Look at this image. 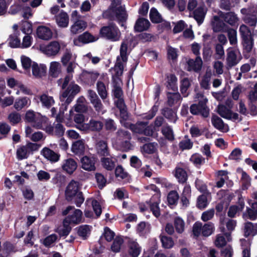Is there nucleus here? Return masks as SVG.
I'll return each instance as SVG.
<instances>
[{"label": "nucleus", "mask_w": 257, "mask_h": 257, "mask_svg": "<svg viewBox=\"0 0 257 257\" xmlns=\"http://www.w3.org/2000/svg\"><path fill=\"white\" fill-rule=\"evenodd\" d=\"M31 101L27 97H22L16 99L14 103V107L16 109L20 110L25 106L30 104Z\"/></svg>", "instance_id": "37"}, {"label": "nucleus", "mask_w": 257, "mask_h": 257, "mask_svg": "<svg viewBox=\"0 0 257 257\" xmlns=\"http://www.w3.org/2000/svg\"><path fill=\"white\" fill-rule=\"evenodd\" d=\"M127 50V44L125 42H122L120 48V55L117 56V58H119V59H121L122 61L126 62L127 60L126 53Z\"/></svg>", "instance_id": "55"}, {"label": "nucleus", "mask_w": 257, "mask_h": 257, "mask_svg": "<svg viewBox=\"0 0 257 257\" xmlns=\"http://www.w3.org/2000/svg\"><path fill=\"white\" fill-rule=\"evenodd\" d=\"M212 76V72L210 70H207L205 74L201 80V86L205 89H208L209 87L210 81Z\"/></svg>", "instance_id": "46"}, {"label": "nucleus", "mask_w": 257, "mask_h": 257, "mask_svg": "<svg viewBox=\"0 0 257 257\" xmlns=\"http://www.w3.org/2000/svg\"><path fill=\"white\" fill-rule=\"evenodd\" d=\"M37 115L33 126L37 129L43 130L48 134H53V127L49 123L48 118L41 115L40 113H38Z\"/></svg>", "instance_id": "9"}, {"label": "nucleus", "mask_w": 257, "mask_h": 257, "mask_svg": "<svg viewBox=\"0 0 257 257\" xmlns=\"http://www.w3.org/2000/svg\"><path fill=\"white\" fill-rule=\"evenodd\" d=\"M244 206V203L243 199H241L240 197H239L238 205L232 206L229 208V211L228 212V216L231 217H234L237 212L242 210Z\"/></svg>", "instance_id": "38"}, {"label": "nucleus", "mask_w": 257, "mask_h": 257, "mask_svg": "<svg viewBox=\"0 0 257 257\" xmlns=\"http://www.w3.org/2000/svg\"><path fill=\"white\" fill-rule=\"evenodd\" d=\"M212 26L214 32H223L227 30L225 23L218 16H214L212 21Z\"/></svg>", "instance_id": "28"}, {"label": "nucleus", "mask_w": 257, "mask_h": 257, "mask_svg": "<svg viewBox=\"0 0 257 257\" xmlns=\"http://www.w3.org/2000/svg\"><path fill=\"white\" fill-rule=\"evenodd\" d=\"M202 65V61L199 56H197L195 60L190 59L187 62V70L199 71Z\"/></svg>", "instance_id": "26"}, {"label": "nucleus", "mask_w": 257, "mask_h": 257, "mask_svg": "<svg viewBox=\"0 0 257 257\" xmlns=\"http://www.w3.org/2000/svg\"><path fill=\"white\" fill-rule=\"evenodd\" d=\"M91 227L87 225L80 226L78 228V234L83 239H86L90 235Z\"/></svg>", "instance_id": "40"}, {"label": "nucleus", "mask_w": 257, "mask_h": 257, "mask_svg": "<svg viewBox=\"0 0 257 257\" xmlns=\"http://www.w3.org/2000/svg\"><path fill=\"white\" fill-rule=\"evenodd\" d=\"M56 22L57 25L62 28L67 27L69 24V17L67 14L65 12H61L56 17Z\"/></svg>", "instance_id": "33"}, {"label": "nucleus", "mask_w": 257, "mask_h": 257, "mask_svg": "<svg viewBox=\"0 0 257 257\" xmlns=\"http://www.w3.org/2000/svg\"><path fill=\"white\" fill-rule=\"evenodd\" d=\"M131 139V134L125 130H119L117 132L116 144L124 151L132 149L133 145L130 143Z\"/></svg>", "instance_id": "6"}, {"label": "nucleus", "mask_w": 257, "mask_h": 257, "mask_svg": "<svg viewBox=\"0 0 257 257\" xmlns=\"http://www.w3.org/2000/svg\"><path fill=\"white\" fill-rule=\"evenodd\" d=\"M99 35L101 37L112 42L119 41L121 37L119 29L113 24L102 27L100 29Z\"/></svg>", "instance_id": "1"}, {"label": "nucleus", "mask_w": 257, "mask_h": 257, "mask_svg": "<svg viewBox=\"0 0 257 257\" xmlns=\"http://www.w3.org/2000/svg\"><path fill=\"white\" fill-rule=\"evenodd\" d=\"M190 160L197 167L200 166L205 163V159L199 154H193L191 157Z\"/></svg>", "instance_id": "57"}, {"label": "nucleus", "mask_w": 257, "mask_h": 257, "mask_svg": "<svg viewBox=\"0 0 257 257\" xmlns=\"http://www.w3.org/2000/svg\"><path fill=\"white\" fill-rule=\"evenodd\" d=\"M72 153L76 155L80 156L83 155L85 150V145L83 140H79L74 142L71 148Z\"/></svg>", "instance_id": "22"}, {"label": "nucleus", "mask_w": 257, "mask_h": 257, "mask_svg": "<svg viewBox=\"0 0 257 257\" xmlns=\"http://www.w3.org/2000/svg\"><path fill=\"white\" fill-rule=\"evenodd\" d=\"M128 253L132 257H138L141 251V247L135 240L130 239L128 243Z\"/></svg>", "instance_id": "27"}, {"label": "nucleus", "mask_w": 257, "mask_h": 257, "mask_svg": "<svg viewBox=\"0 0 257 257\" xmlns=\"http://www.w3.org/2000/svg\"><path fill=\"white\" fill-rule=\"evenodd\" d=\"M248 216V218L254 220L257 218V203H253L251 206V208H247L246 215L244 216Z\"/></svg>", "instance_id": "41"}, {"label": "nucleus", "mask_w": 257, "mask_h": 257, "mask_svg": "<svg viewBox=\"0 0 257 257\" xmlns=\"http://www.w3.org/2000/svg\"><path fill=\"white\" fill-rule=\"evenodd\" d=\"M211 122L213 125L217 130L226 132L228 131V127L225 124L219 116L214 115L211 117Z\"/></svg>", "instance_id": "25"}, {"label": "nucleus", "mask_w": 257, "mask_h": 257, "mask_svg": "<svg viewBox=\"0 0 257 257\" xmlns=\"http://www.w3.org/2000/svg\"><path fill=\"white\" fill-rule=\"evenodd\" d=\"M32 69L33 75L37 77L44 75L46 71V67L44 65H38L35 63L32 64Z\"/></svg>", "instance_id": "35"}, {"label": "nucleus", "mask_w": 257, "mask_h": 257, "mask_svg": "<svg viewBox=\"0 0 257 257\" xmlns=\"http://www.w3.org/2000/svg\"><path fill=\"white\" fill-rule=\"evenodd\" d=\"M240 241L243 249V257H250V241L244 239H241Z\"/></svg>", "instance_id": "56"}, {"label": "nucleus", "mask_w": 257, "mask_h": 257, "mask_svg": "<svg viewBox=\"0 0 257 257\" xmlns=\"http://www.w3.org/2000/svg\"><path fill=\"white\" fill-rule=\"evenodd\" d=\"M41 153L45 158L52 163L57 162L60 159V155L48 148H44Z\"/></svg>", "instance_id": "18"}, {"label": "nucleus", "mask_w": 257, "mask_h": 257, "mask_svg": "<svg viewBox=\"0 0 257 257\" xmlns=\"http://www.w3.org/2000/svg\"><path fill=\"white\" fill-rule=\"evenodd\" d=\"M214 230V225L211 223H208L202 225V234L204 236L210 235Z\"/></svg>", "instance_id": "63"}, {"label": "nucleus", "mask_w": 257, "mask_h": 257, "mask_svg": "<svg viewBox=\"0 0 257 257\" xmlns=\"http://www.w3.org/2000/svg\"><path fill=\"white\" fill-rule=\"evenodd\" d=\"M101 163L103 167L107 170H112L115 166L114 161L112 158H103Z\"/></svg>", "instance_id": "59"}, {"label": "nucleus", "mask_w": 257, "mask_h": 257, "mask_svg": "<svg viewBox=\"0 0 257 257\" xmlns=\"http://www.w3.org/2000/svg\"><path fill=\"white\" fill-rule=\"evenodd\" d=\"M96 149L97 153L101 156H107L109 155L107 143L105 141H98L96 145Z\"/></svg>", "instance_id": "29"}, {"label": "nucleus", "mask_w": 257, "mask_h": 257, "mask_svg": "<svg viewBox=\"0 0 257 257\" xmlns=\"http://www.w3.org/2000/svg\"><path fill=\"white\" fill-rule=\"evenodd\" d=\"M159 195L153 196L150 202H147V204L149 206V208L156 217L160 215V208L159 207Z\"/></svg>", "instance_id": "19"}, {"label": "nucleus", "mask_w": 257, "mask_h": 257, "mask_svg": "<svg viewBox=\"0 0 257 257\" xmlns=\"http://www.w3.org/2000/svg\"><path fill=\"white\" fill-rule=\"evenodd\" d=\"M65 219V223L69 224H76L81 222L82 212L80 209H76L72 206H68L63 211V214L66 215L69 214Z\"/></svg>", "instance_id": "3"}, {"label": "nucleus", "mask_w": 257, "mask_h": 257, "mask_svg": "<svg viewBox=\"0 0 257 257\" xmlns=\"http://www.w3.org/2000/svg\"><path fill=\"white\" fill-rule=\"evenodd\" d=\"M206 14V9L204 6H199L194 11V18L199 25L202 24Z\"/></svg>", "instance_id": "32"}, {"label": "nucleus", "mask_w": 257, "mask_h": 257, "mask_svg": "<svg viewBox=\"0 0 257 257\" xmlns=\"http://www.w3.org/2000/svg\"><path fill=\"white\" fill-rule=\"evenodd\" d=\"M110 11L112 16L115 17L121 26H123V22L126 19V15L124 9L120 6V1L114 0L111 4Z\"/></svg>", "instance_id": "4"}, {"label": "nucleus", "mask_w": 257, "mask_h": 257, "mask_svg": "<svg viewBox=\"0 0 257 257\" xmlns=\"http://www.w3.org/2000/svg\"><path fill=\"white\" fill-rule=\"evenodd\" d=\"M190 86V81L187 78H184L181 81L180 91L184 97L188 95V89Z\"/></svg>", "instance_id": "44"}, {"label": "nucleus", "mask_w": 257, "mask_h": 257, "mask_svg": "<svg viewBox=\"0 0 257 257\" xmlns=\"http://www.w3.org/2000/svg\"><path fill=\"white\" fill-rule=\"evenodd\" d=\"M68 223H65L63 221V225L59 227L57 229V232L60 236H66L68 235L71 230V227Z\"/></svg>", "instance_id": "43"}, {"label": "nucleus", "mask_w": 257, "mask_h": 257, "mask_svg": "<svg viewBox=\"0 0 257 257\" xmlns=\"http://www.w3.org/2000/svg\"><path fill=\"white\" fill-rule=\"evenodd\" d=\"M174 225L176 231L179 233H182L184 230L185 222L182 218L177 216L174 220Z\"/></svg>", "instance_id": "47"}, {"label": "nucleus", "mask_w": 257, "mask_h": 257, "mask_svg": "<svg viewBox=\"0 0 257 257\" xmlns=\"http://www.w3.org/2000/svg\"><path fill=\"white\" fill-rule=\"evenodd\" d=\"M77 168V162L72 158H68L63 160L62 168L64 171L69 174H72Z\"/></svg>", "instance_id": "17"}, {"label": "nucleus", "mask_w": 257, "mask_h": 257, "mask_svg": "<svg viewBox=\"0 0 257 257\" xmlns=\"http://www.w3.org/2000/svg\"><path fill=\"white\" fill-rule=\"evenodd\" d=\"M224 19L226 23L231 26L235 25L238 21L236 15L232 12L226 13L224 16Z\"/></svg>", "instance_id": "49"}, {"label": "nucleus", "mask_w": 257, "mask_h": 257, "mask_svg": "<svg viewBox=\"0 0 257 257\" xmlns=\"http://www.w3.org/2000/svg\"><path fill=\"white\" fill-rule=\"evenodd\" d=\"M87 23L82 20H77L73 22L70 27V32L73 34H76L83 31L87 27Z\"/></svg>", "instance_id": "21"}, {"label": "nucleus", "mask_w": 257, "mask_h": 257, "mask_svg": "<svg viewBox=\"0 0 257 257\" xmlns=\"http://www.w3.org/2000/svg\"><path fill=\"white\" fill-rule=\"evenodd\" d=\"M199 100L198 105L194 104L190 106V112L193 114H201L203 117H206L209 115V109L206 105L207 99L201 94H197Z\"/></svg>", "instance_id": "2"}, {"label": "nucleus", "mask_w": 257, "mask_h": 257, "mask_svg": "<svg viewBox=\"0 0 257 257\" xmlns=\"http://www.w3.org/2000/svg\"><path fill=\"white\" fill-rule=\"evenodd\" d=\"M240 12L244 16H257V6L252 5L247 9L243 8Z\"/></svg>", "instance_id": "51"}, {"label": "nucleus", "mask_w": 257, "mask_h": 257, "mask_svg": "<svg viewBox=\"0 0 257 257\" xmlns=\"http://www.w3.org/2000/svg\"><path fill=\"white\" fill-rule=\"evenodd\" d=\"M60 122H61L57 121V123H54V126H52L53 127V134H51V135L54 134L55 135L59 137H61L63 135L65 128Z\"/></svg>", "instance_id": "64"}, {"label": "nucleus", "mask_w": 257, "mask_h": 257, "mask_svg": "<svg viewBox=\"0 0 257 257\" xmlns=\"http://www.w3.org/2000/svg\"><path fill=\"white\" fill-rule=\"evenodd\" d=\"M103 125L101 121L91 119L88 123L77 126V128L82 131L98 132L102 128Z\"/></svg>", "instance_id": "11"}, {"label": "nucleus", "mask_w": 257, "mask_h": 257, "mask_svg": "<svg viewBox=\"0 0 257 257\" xmlns=\"http://www.w3.org/2000/svg\"><path fill=\"white\" fill-rule=\"evenodd\" d=\"M26 137L29 138L33 142H39L45 139L43 133L37 132L33 133V129L30 126H27L25 129Z\"/></svg>", "instance_id": "20"}, {"label": "nucleus", "mask_w": 257, "mask_h": 257, "mask_svg": "<svg viewBox=\"0 0 257 257\" xmlns=\"http://www.w3.org/2000/svg\"><path fill=\"white\" fill-rule=\"evenodd\" d=\"M79 183L76 181H71L67 187L65 194L67 200H71L73 197L79 193Z\"/></svg>", "instance_id": "16"}, {"label": "nucleus", "mask_w": 257, "mask_h": 257, "mask_svg": "<svg viewBox=\"0 0 257 257\" xmlns=\"http://www.w3.org/2000/svg\"><path fill=\"white\" fill-rule=\"evenodd\" d=\"M123 243V240L121 237H116L111 246V250L114 252H119Z\"/></svg>", "instance_id": "50"}, {"label": "nucleus", "mask_w": 257, "mask_h": 257, "mask_svg": "<svg viewBox=\"0 0 257 257\" xmlns=\"http://www.w3.org/2000/svg\"><path fill=\"white\" fill-rule=\"evenodd\" d=\"M156 150V146L153 143L146 144L141 148V152L144 154H153Z\"/></svg>", "instance_id": "58"}, {"label": "nucleus", "mask_w": 257, "mask_h": 257, "mask_svg": "<svg viewBox=\"0 0 257 257\" xmlns=\"http://www.w3.org/2000/svg\"><path fill=\"white\" fill-rule=\"evenodd\" d=\"M150 18L151 21L154 23H159L162 22L161 25L164 29H170V25L168 22H163V19L161 15L155 8H152L150 13Z\"/></svg>", "instance_id": "13"}, {"label": "nucleus", "mask_w": 257, "mask_h": 257, "mask_svg": "<svg viewBox=\"0 0 257 257\" xmlns=\"http://www.w3.org/2000/svg\"><path fill=\"white\" fill-rule=\"evenodd\" d=\"M60 49V45L57 41H52L47 45L43 44L40 46L41 52L48 56L56 55Z\"/></svg>", "instance_id": "10"}, {"label": "nucleus", "mask_w": 257, "mask_h": 257, "mask_svg": "<svg viewBox=\"0 0 257 257\" xmlns=\"http://www.w3.org/2000/svg\"><path fill=\"white\" fill-rule=\"evenodd\" d=\"M61 72V65L58 62L53 61L50 64L49 74L53 77H57Z\"/></svg>", "instance_id": "34"}, {"label": "nucleus", "mask_w": 257, "mask_h": 257, "mask_svg": "<svg viewBox=\"0 0 257 257\" xmlns=\"http://www.w3.org/2000/svg\"><path fill=\"white\" fill-rule=\"evenodd\" d=\"M97 90L102 99L104 100L107 98V92L105 85L103 82L99 81L97 82Z\"/></svg>", "instance_id": "48"}, {"label": "nucleus", "mask_w": 257, "mask_h": 257, "mask_svg": "<svg viewBox=\"0 0 257 257\" xmlns=\"http://www.w3.org/2000/svg\"><path fill=\"white\" fill-rule=\"evenodd\" d=\"M162 133L163 136L168 140H174V136L172 129L168 125H165L162 127Z\"/></svg>", "instance_id": "61"}, {"label": "nucleus", "mask_w": 257, "mask_h": 257, "mask_svg": "<svg viewBox=\"0 0 257 257\" xmlns=\"http://www.w3.org/2000/svg\"><path fill=\"white\" fill-rule=\"evenodd\" d=\"M126 63L119 59V58H117L116 62L113 69L116 77H119L122 74Z\"/></svg>", "instance_id": "42"}, {"label": "nucleus", "mask_w": 257, "mask_h": 257, "mask_svg": "<svg viewBox=\"0 0 257 257\" xmlns=\"http://www.w3.org/2000/svg\"><path fill=\"white\" fill-rule=\"evenodd\" d=\"M40 147V145L33 143L20 146L17 150V157L19 160L26 159L32 152L37 151Z\"/></svg>", "instance_id": "8"}, {"label": "nucleus", "mask_w": 257, "mask_h": 257, "mask_svg": "<svg viewBox=\"0 0 257 257\" xmlns=\"http://www.w3.org/2000/svg\"><path fill=\"white\" fill-rule=\"evenodd\" d=\"M99 76L96 71H88L83 73V77L88 79V83L93 84Z\"/></svg>", "instance_id": "52"}, {"label": "nucleus", "mask_w": 257, "mask_h": 257, "mask_svg": "<svg viewBox=\"0 0 257 257\" xmlns=\"http://www.w3.org/2000/svg\"><path fill=\"white\" fill-rule=\"evenodd\" d=\"M137 230L140 235H145L150 231V225L145 222H142L138 224Z\"/></svg>", "instance_id": "62"}, {"label": "nucleus", "mask_w": 257, "mask_h": 257, "mask_svg": "<svg viewBox=\"0 0 257 257\" xmlns=\"http://www.w3.org/2000/svg\"><path fill=\"white\" fill-rule=\"evenodd\" d=\"M75 58L76 56L73 55L71 51L66 49L61 58V62L63 65L65 66L70 61L72 60V61H74Z\"/></svg>", "instance_id": "45"}, {"label": "nucleus", "mask_w": 257, "mask_h": 257, "mask_svg": "<svg viewBox=\"0 0 257 257\" xmlns=\"http://www.w3.org/2000/svg\"><path fill=\"white\" fill-rule=\"evenodd\" d=\"M98 38L88 32H84L73 40L75 46H81L84 44L93 42L97 40Z\"/></svg>", "instance_id": "12"}, {"label": "nucleus", "mask_w": 257, "mask_h": 257, "mask_svg": "<svg viewBox=\"0 0 257 257\" xmlns=\"http://www.w3.org/2000/svg\"><path fill=\"white\" fill-rule=\"evenodd\" d=\"M239 31L245 50L247 52H250L253 46V39L250 30L246 25L242 24L240 26Z\"/></svg>", "instance_id": "7"}, {"label": "nucleus", "mask_w": 257, "mask_h": 257, "mask_svg": "<svg viewBox=\"0 0 257 257\" xmlns=\"http://www.w3.org/2000/svg\"><path fill=\"white\" fill-rule=\"evenodd\" d=\"M177 81V79L174 75L171 74L168 77V87L169 89H172L174 92L177 91L178 90Z\"/></svg>", "instance_id": "53"}, {"label": "nucleus", "mask_w": 257, "mask_h": 257, "mask_svg": "<svg viewBox=\"0 0 257 257\" xmlns=\"http://www.w3.org/2000/svg\"><path fill=\"white\" fill-rule=\"evenodd\" d=\"M227 62L228 65L231 67L235 65L238 63L236 55L234 51H230L228 52Z\"/></svg>", "instance_id": "60"}, {"label": "nucleus", "mask_w": 257, "mask_h": 257, "mask_svg": "<svg viewBox=\"0 0 257 257\" xmlns=\"http://www.w3.org/2000/svg\"><path fill=\"white\" fill-rule=\"evenodd\" d=\"M147 124V122H138L135 124H128V126L133 132L143 134V132L144 131V128H145Z\"/></svg>", "instance_id": "39"}, {"label": "nucleus", "mask_w": 257, "mask_h": 257, "mask_svg": "<svg viewBox=\"0 0 257 257\" xmlns=\"http://www.w3.org/2000/svg\"><path fill=\"white\" fill-rule=\"evenodd\" d=\"M150 22L146 19H139L135 24V29L138 32H142L147 30L150 27Z\"/></svg>", "instance_id": "31"}, {"label": "nucleus", "mask_w": 257, "mask_h": 257, "mask_svg": "<svg viewBox=\"0 0 257 257\" xmlns=\"http://www.w3.org/2000/svg\"><path fill=\"white\" fill-rule=\"evenodd\" d=\"M38 97L43 107L50 108L55 103L53 97L49 95L47 92L41 94Z\"/></svg>", "instance_id": "24"}, {"label": "nucleus", "mask_w": 257, "mask_h": 257, "mask_svg": "<svg viewBox=\"0 0 257 257\" xmlns=\"http://www.w3.org/2000/svg\"><path fill=\"white\" fill-rule=\"evenodd\" d=\"M257 233V223L253 224L251 222H248L244 225V234L245 236L254 235Z\"/></svg>", "instance_id": "36"}, {"label": "nucleus", "mask_w": 257, "mask_h": 257, "mask_svg": "<svg viewBox=\"0 0 257 257\" xmlns=\"http://www.w3.org/2000/svg\"><path fill=\"white\" fill-rule=\"evenodd\" d=\"M217 112L221 117L226 119L236 120L238 118L237 113L232 112L231 109L223 104L218 106Z\"/></svg>", "instance_id": "14"}, {"label": "nucleus", "mask_w": 257, "mask_h": 257, "mask_svg": "<svg viewBox=\"0 0 257 257\" xmlns=\"http://www.w3.org/2000/svg\"><path fill=\"white\" fill-rule=\"evenodd\" d=\"M81 167L88 171H93L95 170L96 160L94 157L91 156H84L81 160Z\"/></svg>", "instance_id": "15"}, {"label": "nucleus", "mask_w": 257, "mask_h": 257, "mask_svg": "<svg viewBox=\"0 0 257 257\" xmlns=\"http://www.w3.org/2000/svg\"><path fill=\"white\" fill-rule=\"evenodd\" d=\"M181 96L178 92H169L168 94V102L170 105H172L180 100Z\"/></svg>", "instance_id": "54"}, {"label": "nucleus", "mask_w": 257, "mask_h": 257, "mask_svg": "<svg viewBox=\"0 0 257 257\" xmlns=\"http://www.w3.org/2000/svg\"><path fill=\"white\" fill-rule=\"evenodd\" d=\"M37 35L40 39L48 40L52 37L51 30L46 26H39L37 29Z\"/></svg>", "instance_id": "23"}, {"label": "nucleus", "mask_w": 257, "mask_h": 257, "mask_svg": "<svg viewBox=\"0 0 257 257\" xmlns=\"http://www.w3.org/2000/svg\"><path fill=\"white\" fill-rule=\"evenodd\" d=\"M174 174L178 182L181 183H185L187 179L186 172L183 168L177 166L174 170Z\"/></svg>", "instance_id": "30"}, {"label": "nucleus", "mask_w": 257, "mask_h": 257, "mask_svg": "<svg viewBox=\"0 0 257 257\" xmlns=\"http://www.w3.org/2000/svg\"><path fill=\"white\" fill-rule=\"evenodd\" d=\"M80 87L74 82L69 84L66 89L60 95L61 101H64L67 105L71 102L74 96L79 92Z\"/></svg>", "instance_id": "5"}]
</instances>
